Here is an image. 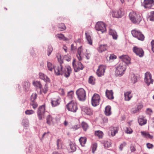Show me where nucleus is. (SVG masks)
Returning <instances> with one entry per match:
<instances>
[{"instance_id": "obj_1", "label": "nucleus", "mask_w": 154, "mask_h": 154, "mask_svg": "<svg viewBox=\"0 0 154 154\" xmlns=\"http://www.w3.org/2000/svg\"><path fill=\"white\" fill-rule=\"evenodd\" d=\"M115 75L116 76H121L123 75L126 69V65L123 62H120L116 67Z\"/></svg>"}, {"instance_id": "obj_2", "label": "nucleus", "mask_w": 154, "mask_h": 154, "mask_svg": "<svg viewBox=\"0 0 154 154\" xmlns=\"http://www.w3.org/2000/svg\"><path fill=\"white\" fill-rule=\"evenodd\" d=\"M129 16L131 21L134 23H139L142 20L141 14L133 11L130 13Z\"/></svg>"}, {"instance_id": "obj_3", "label": "nucleus", "mask_w": 154, "mask_h": 154, "mask_svg": "<svg viewBox=\"0 0 154 154\" xmlns=\"http://www.w3.org/2000/svg\"><path fill=\"white\" fill-rule=\"evenodd\" d=\"M66 107L69 111L73 112H76L78 109L77 103L73 100L71 101L67 104Z\"/></svg>"}, {"instance_id": "obj_4", "label": "nucleus", "mask_w": 154, "mask_h": 154, "mask_svg": "<svg viewBox=\"0 0 154 154\" xmlns=\"http://www.w3.org/2000/svg\"><path fill=\"white\" fill-rule=\"evenodd\" d=\"M131 34L134 37L137 38L139 40L143 41L144 39V36L142 33L138 30L134 29L131 31Z\"/></svg>"}, {"instance_id": "obj_5", "label": "nucleus", "mask_w": 154, "mask_h": 154, "mask_svg": "<svg viewBox=\"0 0 154 154\" xmlns=\"http://www.w3.org/2000/svg\"><path fill=\"white\" fill-rule=\"evenodd\" d=\"M76 94L79 99L81 101H84L85 99L86 94L85 90L81 88L76 91Z\"/></svg>"}, {"instance_id": "obj_6", "label": "nucleus", "mask_w": 154, "mask_h": 154, "mask_svg": "<svg viewBox=\"0 0 154 154\" xmlns=\"http://www.w3.org/2000/svg\"><path fill=\"white\" fill-rule=\"evenodd\" d=\"M111 13L113 17L117 18L121 17L124 14L123 9L122 8L118 10H113L112 11Z\"/></svg>"}, {"instance_id": "obj_7", "label": "nucleus", "mask_w": 154, "mask_h": 154, "mask_svg": "<svg viewBox=\"0 0 154 154\" xmlns=\"http://www.w3.org/2000/svg\"><path fill=\"white\" fill-rule=\"evenodd\" d=\"M45 112V108L44 105L40 106L37 111V114L40 120H41L44 117V114Z\"/></svg>"}, {"instance_id": "obj_8", "label": "nucleus", "mask_w": 154, "mask_h": 154, "mask_svg": "<svg viewBox=\"0 0 154 154\" xmlns=\"http://www.w3.org/2000/svg\"><path fill=\"white\" fill-rule=\"evenodd\" d=\"M96 29L98 31H100L103 33L106 31L105 24L102 22H98L95 26Z\"/></svg>"}, {"instance_id": "obj_9", "label": "nucleus", "mask_w": 154, "mask_h": 154, "mask_svg": "<svg viewBox=\"0 0 154 154\" xmlns=\"http://www.w3.org/2000/svg\"><path fill=\"white\" fill-rule=\"evenodd\" d=\"M100 100V97L98 94H94L91 99V103L94 106H96L99 104Z\"/></svg>"}, {"instance_id": "obj_10", "label": "nucleus", "mask_w": 154, "mask_h": 154, "mask_svg": "<svg viewBox=\"0 0 154 154\" xmlns=\"http://www.w3.org/2000/svg\"><path fill=\"white\" fill-rule=\"evenodd\" d=\"M75 62L76 60L74 59L72 62V65L75 72H77L80 70L83 69L84 68V66L80 62H78L77 65H76Z\"/></svg>"}, {"instance_id": "obj_11", "label": "nucleus", "mask_w": 154, "mask_h": 154, "mask_svg": "<svg viewBox=\"0 0 154 154\" xmlns=\"http://www.w3.org/2000/svg\"><path fill=\"white\" fill-rule=\"evenodd\" d=\"M144 81L148 86L153 83V80L152 79V75L149 72H146L145 74Z\"/></svg>"}, {"instance_id": "obj_12", "label": "nucleus", "mask_w": 154, "mask_h": 154, "mask_svg": "<svg viewBox=\"0 0 154 154\" xmlns=\"http://www.w3.org/2000/svg\"><path fill=\"white\" fill-rule=\"evenodd\" d=\"M154 5L153 0H144L143 2V6L145 8H150Z\"/></svg>"}, {"instance_id": "obj_13", "label": "nucleus", "mask_w": 154, "mask_h": 154, "mask_svg": "<svg viewBox=\"0 0 154 154\" xmlns=\"http://www.w3.org/2000/svg\"><path fill=\"white\" fill-rule=\"evenodd\" d=\"M61 64L60 63L59 64L55 66L54 67L55 73L57 75H62L63 69Z\"/></svg>"}, {"instance_id": "obj_14", "label": "nucleus", "mask_w": 154, "mask_h": 154, "mask_svg": "<svg viewBox=\"0 0 154 154\" xmlns=\"http://www.w3.org/2000/svg\"><path fill=\"white\" fill-rule=\"evenodd\" d=\"M72 72L71 67L68 65L66 66L64 69H63L62 75L66 78H68L70 74Z\"/></svg>"}, {"instance_id": "obj_15", "label": "nucleus", "mask_w": 154, "mask_h": 154, "mask_svg": "<svg viewBox=\"0 0 154 154\" xmlns=\"http://www.w3.org/2000/svg\"><path fill=\"white\" fill-rule=\"evenodd\" d=\"M61 98L59 97L52 98L51 103L53 107H55L59 106L61 102Z\"/></svg>"}, {"instance_id": "obj_16", "label": "nucleus", "mask_w": 154, "mask_h": 154, "mask_svg": "<svg viewBox=\"0 0 154 154\" xmlns=\"http://www.w3.org/2000/svg\"><path fill=\"white\" fill-rule=\"evenodd\" d=\"M106 69V66H105L100 65L99 66L96 72L97 76L99 77H101L103 75Z\"/></svg>"}, {"instance_id": "obj_17", "label": "nucleus", "mask_w": 154, "mask_h": 154, "mask_svg": "<svg viewBox=\"0 0 154 154\" xmlns=\"http://www.w3.org/2000/svg\"><path fill=\"white\" fill-rule=\"evenodd\" d=\"M133 51L136 54L140 57H142L144 54V52L143 49L137 47H134L133 48Z\"/></svg>"}, {"instance_id": "obj_18", "label": "nucleus", "mask_w": 154, "mask_h": 154, "mask_svg": "<svg viewBox=\"0 0 154 154\" xmlns=\"http://www.w3.org/2000/svg\"><path fill=\"white\" fill-rule=\"evenodd\" d=\"M119 57L125 64L128 65L130 63L131 58L128 55H125L119 56Z\"/></svg>"}, {"instance_id": "obj_19", "label": "nucleus", "mask_w": 154, "mask_h": 154, "mask_svg": "<svg viewBox=\"0 0 154 154\" xmlns=\"http://www.w3.org/2000/svg\"><path fill=\"white\" fill-rule=\"evenodd\" d=\"M124 100L126 101H129L132 97L133 94L131 91H126L124 92Z\"/></svg>"}, {"instance_id": "obj_20", "label": "nucleus", "mask_w": 154, "mask_h": 154, "mask_svg": "<svg viewBox=\"0 0 154 154\" xmlns=\"http://www.w3.org/2000/svg\"><path fill=\"white\" fill-rule=\"evenodd\" d=\"M83 52V49L82 46L79 47L78 49L77 54L76 56L79 61L82 60V54Z\"/></svg>"}, {"instance_id": "obj_21", "label": "nucleus", "mask_w": 154, "mask_h": 154, "mask_svg": "<svg viewBox=\"0 0 154 154\" xmlns=\"http://www.w3.org/2000/svg\"><path fill=\"white\" fill-rule=\"evenodd\" d=\"M40 78L44 80L47 83H49L50 82V79L45 74L42 73H40L39 74Z\"/></svg>"}, {"instance_id": "obj_22", "label": "nucleus", "mask_w": 154, "mask_h": 154, "mask_svg": "<svg viewBox=\"0 0 154 154\" xmlns=\"http://www.w3.org/2000/svg\"><path fill=\"white\" fill-rule=\"evenodd\" d=\"M138 120L139 124L141 126L144 125L146 123L147 120L144 117H140L138 118Z\"/></svg>"}, {"instance_id": "obj_23", "label": "nucleus", "mask_w": 154, "mask_h": 154, "mask_svg": "<svg viewBox=\"0 0 154 154\" xmlns=\"http://www.w3.org/2000/svg\"><path fill=\"white\" fill-rule=\"evenodd\" d=\"M106 95L107 97L109 99H113L114 98L112 90H106Z\"/></svg>"}, {"instance_id": "obj_24", "label": "nucleus", "mask_w": 154, "mask_h": 154, "mask_svg": "<svg viewBox=\"0 0 154 154\" xmlns=\"http://www.w3.org/2000/svg\"><path fill=\"white\" fill-rule=\"evenodd\" d=\"M82 111L87 115H90L92 113V110L89 107H84L82 109Z\"/></svg>"}, {"instance_id": "obj_25", "label": "nucleus", "mask_w": 154, "mask_h": 154, "mask_svg": "<svg viewBox=\"0 0 154 154\" xmlns=\"http://www.w3.org/2000/svg\"><path fill=\"white\" fill-rule=\"evenodd\" d=\"M108 48L106 45H100L98 48L97 50L99 53H102L106 51Z\"/></svg>"}, {"instance_id": "obj_26", "label": "nucleus", "mask_w": 154, "mask_h": 154, "mask_svg": "<svg viewBox=\"0 0 154 154\" xmlns=\"http://www.w3.org/2000/svg\"><path fill=\"white\" fill-rule=\"evenodd\" d=\"M109 34L111 35L112 38L114 39H116L118 37V35L117 32L114 30L111 29H109Z\"/></svg>"}, {"instance_id": "obj_27", "label": "nucleus", "mask_w": 154, "mask_h": 154, "mask_svg": "<svg viewBox=\"0 0 154 154\" xmlns=\"http://www.w3.org/2000/svg\"><path fill=\"white\" fill-rule=\"evenodd\" d=\"M111 107L109 106H107L106 107L104 113L107 116H109L111 114Z\"/></svg>"}, {"instance_id": "obj_28", "label": "nucleus", "mask_w": 154, "mask_h": 154, "mask_svg": "<svg viewBox=\"0 0 154 154\" xmlns=\"http://www.w3.org/2000/svg\"><path fill=\"white\" fill-rule=\"evenodd\" d=\"M141 133L142 136L144 137L150 139H152L153 137L148 132L142 131L141 132Z\"/></svg>"}, {"instance_id": "obj_29", "label": "nucleus", "mask_w": 154, "mask_h": 154, "mask_svg": "<svg viewBox=\"0 0 154 154\" xmlns=\"http://www.w3.org/2000/svg\"><path fill=\"white\" fill-rule=\"evenodd\" d=\"M111 134L112 136L115 135L118 132L117 128L116 127H112L110 128Z\"/></svg>"}, {"instance_id": "obj_30", "label": "nucleus", "mask_w": 154, "mask_h": 154, "mask_svg": "<svg viewBox=\"0 0 154 154\" xmlns=\"http://www.w3.org/2000/svg\"><path fill=\"white\" fill-rule=\"evenodd\" d=\"M79 140L81 145L84 146L86 142V138L84 137H81L79 138Z\"/></svg>"}, {"instance_id": "obj_31", "label": "nucleus", "mask_w": 154, "mask_h": 154, "mask_svg": "<svg viewBox=\"0 0 154 154\" xmlns=\"http://www.w3.org/2000/svg\"><path fill=\"white\" fill-rule=\"evenodd\" d=\"M33 84L34 86L39 88L40 89V91L42 90V86L40 82L37 81L34 82Z\"/></svg>"}, {"instance_id": "obj_32", "label": "nucleus", "mask_w": 154, "mask_h": 154, "mask_svg": "<svg viewBox=\"0 0 154 154\" xmlns=\"http://www.w3.org/2000/svg\"><path fill=\"white\" fill-rule=\"evenodd\" d=\"M131 82L133 83H135L137 82V76H135L134 74L131 75Z\"/></svg>"}, {"instance_id": "obj_33", "label": "nucleus", "mask_w": 154, "mask_h": 154, "mask_svg": "<svg viewBox=\"0 0 154 154\" xmlns=\"http://www.w3.org/2000/svg\"><path fill=\"white\" fill-rule=\"evenodd\" d=\"M47 67L48 69L50 71H52L53 69H54V66L52 65L51 62L47 61Z\"/></svg>"}, {"instance_id": "obj_34", "label": "nucleus", "mask_w": 154, "mask_h": 154, "mask_svg": "<svg viewBox=\"0 0 154 154\" xmlns=\"http://www.w3.org/2000/svg\"><path fill=\"white\" fill-rule=\"evenodd\" d=\"M56 38H58L60 40H63V41L66 40V38L62 34H57L56 35Z\"/></svg>"}, {"instance_id": "obj_35", "label": "nucleus", "mask_w": 154, "mask_h": 154, "mask_svg": "<svg viewBox=\"0 0 154 154\" xmlns=\"http://www.w3.org/2000/svg\"><path fill=\"white\" fill-rule=\"evenodd\" d=\"M95 135L97 136L99 138H102L103 137V132L100 131H95Z\"/></svg>"}, {"instance_id": "obj_36", "label": "nucleus", "mask_w": 154, "mask_h": 154, "mask_svg": "<svg viewBox=\"0 0 154 154\" xmlns=\"http://www.w3.org/2000/svg\"><path fill=\"white\" fill-rule=\"evenodd\" d=\"M86 39L90 45H92V41L91 40L90 35L87 33H85Z\"/></svg>"}, {"instance_id": "obj_37", "label": "nucleus", "mask_w": 154, "mask_h": 154, "mask_svg": "<svg viewBox=\"0 0 154 154\" xmlns=\"http://www.w3.org/2000/svg\"><path fill=\"white\" fill-rule=\"evenodd\" d=\"M147 19L150 21H154V11L150 12V14Z\"/></svg>"}, {"instance_id": "obj_38", "label": "nucleus", "mask_w": 154, "mask_h": 154, "mask_svg": "<svg viewBox=\"0 0 154 154\" xmlns=\"http://www.w3.org/2000/svg\"><path fill=\"white\" fill-rule=\"evenodd\" d=\"M29 83L27 81L25 82L23 84V88L26 90H27L29 87Z\"/></svg>"}, {"instance_id": "obj_39", "label": "nucleus", "mask_w": 154, "mask_h": 154, "mask_svg": "<svg viewBox=\"0 0 154 154\" xmlns=\"http://www.w3.org/2000/svg\"><path fill=\"white\" fill-rule=\"evenodd\" d=\"M82 127L85 131H86L88 128V126L87 124L84 122H82Z\"/></svg>"}, {"instance_id": "obj_40", "label": "nucleus", "mask_w": 154, "mask_h": 154, "mask_svg": "<svg viewBox=\"0 0 154 154\" xmlns=\"http://www.w3.org/2000/svg\"><path fill=\"white\" fill-rule=\"evenodd\" d=\"M95 79L92 76H91L89 78L88 82L90 84L94 85L95 84Z\"/></svg>"}, {"instance_id": "obj_41", "label": "nucleus", "mask_w": 154, "mask_h": 154, "mask_svg": "<svg viewBox=\"0 0 154 154\" xmlns=\"http://www.w3.org/2000/svg\"><path fill=\"white\" fill-rule=\"evenodd\" d=\"M30 105L32 106L33 109H35L38 106V104L37 103L34 101H31L30 103Z\"/></svg>"}, {"instance_id": "obj_42", "label": "nucleus", "mask_w": 154, "mask_h": 154, "mask_svg": "<svg viewBox=\"0 0 154 154\" xmlns=\"http://www.w3.org/2000/svg\"><path fill=\"white\" fill-rule=\"evenodd\" d=\"M56 57L60 63L62 64L63 63V61L61 59L60 54L59 53H57L56 54Z\"/></svg>"}, {"instance_id": "obj_43", "label": "nucleus", "mask_w": 154, "mask_h": 154, "mask_svg": "<svg viewBox=\"0 0 154 154\" xmlns=\"http://www.w3.org/2000/svg\"><path fill=\"white\" fill-rule=\"evenodd\" d=\"M125 133L127 134H131L132 133L133 131L130 127H126L125 129Z\"/></svg>"}, {"instance_id": "obj_44", "label": "nucleus", "mask_w": 154, "mask_h": 154, "mask_svg": "<svg viewBox=\"0 0 154 154\" xmlns=\"http://www.w3.org/2000/svg\"><path fill=\"white\" fill-rule=\"evenodd\" d=\"M57 149H60L62 148L61 141L60 139H58L57 140Z\"/></svg>"}, {"instance_id": "obj_45", "label": "nucleus", "mask_w": 154, "mask_h": 154, "mask_svg": "<svg viewBox=\"0 0 154 154\" xmlns=\"http://www.w3.org/2000/svg\"><path fill=\"white\" fill-rule=\"evenodd\" d=\"M104 145L105 148H109L111 146V143L110 141H106L104 142Z\"/></svg>"}, {"instance_id": "obj_46", "label": "nucleus", "mask_w": 154, "mask_h": 154, "mask_svg": "<svg viewBox=\"0 0 154 154\" xmlns=\"http://www.w3.org/2000/svg\"><path fill=\"white\" fill-rule=\"evenodd\" d=\"M69 145L72 152H74L76 150V147L74 144L71 143H70Z\"/></svg>"}, {"instance_id": "obj_47", "label": "nucleus", "mask_w": 154, "mask_h": 154, "mask_svg": "<svg viewBox=\"0 0 154 154\" xmlns=\"http://www.w3.org/2000/svg\"><path fill=\"white\" fill-rule=\"evenodd\" d=\"M68 96L69 99H72L74 96L73 91H72L69 92L68 94Z\"/></svg>"}, {"instance_id": "obj_48", "label": "nucleus", "mask_w": 154, "mask_h": 154, "mask_svg": "<svg viewBox=\"0 0 154 154\" xmlns=\"http://www.w3.org/2000/svg\"><path fill=\"white\" fill-rule=\"evenodd\" d=\"M52 118L51 116L50 115H48L47 118V122L48 124L51 123V122L52 121Z\"/></svg>"}, {"instance_id": "obj_49", "label": "nucleus", "mask_w": 154, "mask_h": 154, "mask_svg": "<svg viewBox=\"0 0 154 154\" xmlns=\"http://www.w3.org/2000/svg\"><path fill=\"white\" fill-rule=\"evenodd\" d=\"M34 111L32 110H27L25 111V113L26 115H30L34 113Z\"/></svg>"}, {"instance_id": "obj_50", "label": "nucleus", "mask_w": 154, "mask_h": 154, "mask_svg": "<svg viewBox=\"0 0 154 154\" xmlns=\"http://www.w3.org/2000/svg\"><path fill=\"white\" fill-rule=\"evenodd\" d=\"M59 28L60 29V30L63 31L64 30L66 29V27L63 23H61L59 26Z\"/></svg>"}, {"instance_id": "obj_51", "label": "nucleus", "mask_w": 154, "mask_h": 154, "mask_svg": "<svg viewBox=\"0 0 154 154\" xmlns=\"http://www.w3.org/2000/svg\"><path fill=\"white\" fill-rule=\"evenodd\" d=\"M53 48L51 46H49L48 47V56H49L51 54L52 51H53Z\"/></svg>"}, {"instance_id": "obj_52", "label": "nucleus", "mask_w": 154, "mask_h": 154, "mask_svg": "<svg viewBox=\"0 0 154 154\" xmlns=\"http://www.w3.org/2000/svg\"><path fill=\"white\" fill-rule=\"evenodd\" d=\"M126 145V143L125 142H123L121 143L119 147V149L121 151H122L123 149V148L125 147Z\"/></svg>"}, {"instance_id": "obj_53", "label": "nucleus", "mask_w": 154, "mask_h": 154, "mask_svg": "<svg viewBox=\"0 0 154 154\" xmlns=\"http://www.w3.org/2000/svg\"><path fill=\"white\" fill-rule=\"evenodd\" d=\"M23 125L26 127H27L29 126V121L27 119L24 120L23 121Z\"/></svg>"}, {"instance_id": "obj_54", "label": "nucleus", "mask_w": 154, "mask_h": 154, "mask_svg": "<svg viewBox=\"0 0 154 154\" xmlns=\"http://www.w3.org/2000/svg\"><path fill=\"white\" fill-rule=\"evenodd\" d=\"M37 97V94L35 93H33L31 96V101H34Z\"/></svg>"}, {"instance_id": "obj_55", "label": "nucleus", "mask_w": 154, "mask_h": 154, "mask_svg": "<svg viewBox=\"0 0 154 154\" xmlns=\"http://www.w3.org/2000/svg\"><path fill=\"white\" fill-rule=\"evenodd\" d=\"M116 58V56L115 55L113 54H110L109 57V60H113Z\"/></svg>"}, {"instance_id": "obj_56", "label": "nucleus", "mask_w": 154, "mask_h": 154, "mask_svg": "<svg viewBox=\"0 0 154 154\" xmlns=\"http://www.w3.org/2000/svg\"><path fill=\"white\" fill-rule=\"evenodd\" d=\"M97 143H94L92 146V152L93 153H94V152L97 148Z\"/></svg>"}, {"instance_id": "obj_57", "label": "nucleus", "mask_w": 154, "mask_h": 154, "mask_svg": "<svg viewBox=\"0 0 154 154\" xmlns=\"http://www.w3.org/2000/svg\"><path fill=\"white\" fill-rule=\"evenodd\" d=\"M42 90L45 94L47 92V91H48V85L46 84H45V85L44 89L43 90L42 89L41 91Z\"/></svg>"}, {"instance_id": "obj_58", "label": "nucleus", "mask_w": 154, "mask_h": 154, "mask_svg": "<svg viewBox=\"0 0 154 154\" xmlns=\"http://www.w3.org/2000/svg\"><path fill=\"white\" fill-rule=\"evenodd\" d=\"M139 112L136 107H134L132 108L131 109V112L133 113H137Z\"/></svg>"}, {"instance_id": "obj_59", "label": "nucleus", "mask_w": 154, "mask_h": 154, "mask_svg": "<svg viewBox=\"0 0 154 154\" xmlns=\"http://www.w3.org/2000/svg\"><path fill=\"white\" fill-rule=\"evenodd\" d=\"M59 93L61 95H63L65 94L64 91L63 89H60L58 90Z\"/></svg>"}, {"instance_id": "obj_60", "label": "nucleus", "mask_w": 154, "mask_h": 154, "mask_svg": "<svg viewBox=\"0 0 154 154\" xmlns=\"http://www.w3.org/2000/svg\"><path fill=\"white\" fill-rule=\"evenodd\" d=\"M152 112V111L151 109L148 108L146 109L147 114L151 115Z\"/></svg>"}, {"instance_id": "obj_61", "label": "nucleus", "mask_w": 154, "mask_h": 154, "mask_svg": "<svg viewBox=\"0 0 154 154\" xmlns=\"http://www.w3.org/2000/svg\"><path fill=\"white\" fill-rule=\"evenodd\" d=\"M152 47V49L154 53V40H152L151 42Z\"/></svg>"}, {"instance_id": "obj_62", "label": "nucleus", "mask_w": 154, "mask_h": 154, "mask_svg": "<svg viewBox=\"0 0 154 154\" xmlns=\"http://www.w3.org/2000/svg\"><path fill=\"white\" fill-rule=\"evenodd\" d=\"M146 146H147V147L148 149H151L152 148V147L153 146V145L152 144H150V143H147Z\"/></svg>"}, {"instance_id": "obj_63", "label": "nucleus", "mask_w": 154, "mask_h": 154, "mask_svg": "<svg viewBox=\"0 0 154 154\" xmlns=\"http://www.w3.org/2000/svg\"><path fill=\"white\" fill-rule=\"evenodd\" d=\"M85 56L87 59H89L90 57V54L87 52L86 53Z\"/></svg>"}, {"instance_id": "obj_64", "label": "nucleus", "mask_w": 154, "mask_h": 154, "mask_svg": "<svg viewBox=\"0 0 154 154\" xmlns=\"http://www.w3.org/2000/svg\"><path fill=\"white\" fill-rule=\"evenodd\" d=\"M143 106L142 105L140 104L137 106V107H136L137 109L139 111L140 110L141 108L143 107Z\"/></svg>"}]
</instances>
